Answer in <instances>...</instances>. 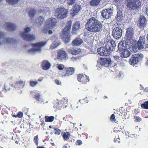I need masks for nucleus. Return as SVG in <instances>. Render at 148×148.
<instances>
[{
  "label": "nucleus",
  "instance_id": "nucleus-32",
  "mask_svg": "<svg viewBox=\"0 0 148 148\" xmlns=\"http://www.w3.org/2000/svg\"><path fill=\"white\" fill-rule=\"evenodd\" d=\"M100 0H92L91 1L90 5L92 6H96L99 3Z\"/></svg>",
  "mask_w": 148,
  "mask_h": 148
},
{
  "label": "nucleus",
  "instance_id": "nucleus-25",
  "mask_svg": "<svg viewBox=\"0 0 148 148\" xmlns=\"http://www.w3.org/2000/svg\"><path fill=\"white\" fill-rule=\"evenodd\" d=\"M51 66L50 63L47 61L44 60L42 63V67L43 69L47 70L49 69Z\"/></svg>",
  "mask_w": 148,
  "mask_h": 148
},
{
  "label": "nucleus",
  "instance_id": "nucleus-37",
  "mask_svg": "<svg viewBox=\"0 0 148 148\" xmlns=\"http://www.w3.org/2000/svg\"><path fill=\"white\" fill-rule=\"evenodd\" d=\"M141 107L142 108L145 109H148V101H146L143 103L141 105Z\"/></svg>",
  "mask_w": 148,
  "mask_h": 148
},
{
  "label": "nucleus",
  "instance_id": "nucleus-58",
  "mask_svg": "<svg viewBox=\"0 0 148 148\" xmlns=\"http://www.w3.org/2000/svg\"><path fill=\"white\" fill-rule=\"evenodd\" d=\"M145 91L146 92H148V87H147L145 89Z\"/></svg>",
  "mask_w": 148,
  "mask_h": 148
},
{
  "label": "nucleus",
  "instance_id": "nucleus-30",
  "mask_svg": "<svg viewBox=\"0 0 148 148\" xmlns=\"http://www.w3.org/2000/svg\"><path fill=\"white\" fill-rule=\"evenodd\" d=\"M60 45V42L58 40H56L53 42L51 44L50 48L51 49H53L56 48Z\"/></svg>",
  "mask_w": 148,
  "mask_h": 148
},
{
  "label": "nucleus",
  "instance_id": "nucleus-20",
  "mask_svg": "<svg viewBox=\"0 0 148 148\" xmlns=\"http://www.w3.org/2000/svg\"><path fill=\"white\" fill-rule=\"evenodd\" d=\"M67 58V55L64 51L61 50L58 51V59L63 60H66Z\"/></svg>",
  "mask_w": 148,
  "mask_h": 148
},
{
  "label": "nucleus",
  "instance_id": "nucleus-13",
  "mask_svg": "<svg viewBox=\"0 0 148 148\" xmlns=\"http://www.w3.org/2000/svg\"><path fill=\"white\" fill-rule=\"evenodd\" d=\"M99 62H100L101 65L105 66L108 67L111 65V59L109 57L101 58Z\"/></svg>",
  "mask_w": 148,
  "mask_h": 148
},
{
  "label": "nucleus",
  "instance_id": "nucleus-24",
  "mask_svg": "<svg viewBox=\"0 0 148 148\" xmlns=\"http://www.w3.org/2000/svg\"><path fill=\"white\" fill-rule=\"evenodd\" d=\"M69 52L73 55H77L81 52L80 49L75 48H70L68 50Z\"/></svg>",
  "mask_w": 148,
  "mask_h": 148
},
{
  "label": "nucleus",
  "instance_id": "nucleus-48",
  "mask_svg": "<svg viewBox=\"0 0 148 148\" xmlns=\"http://www.w3.org/2000/svg\"><path fill=\"white\" fill-rule=\"evenodd\" d=\"M38 136H35L34 137V142L36 143V144L37 145L38 144Z\"/></svg>",
  "mask_w": 148,
  "mask_h": 148
},
{
  "label": "nucleus",
  "instance_id": "nucleus-64",
  "mask_svg": "<svg viewBox=\"0 0 148 148\" xmlns=\"http://www.w3.org/2000/svg\"><path fill=\"white\" fill-rule=\"evenodd\" d=\"M146 65L148 66V58L147 59V60L146 62Z\"/></svg>",
  "mask_w": 148,
  "mask_h": 148
},
{
  "label": "nucleus",
  "instance_id": "nucleus-14",
  "mask_svg": "<svg viewBox=\"0 0 148 148\" xmlns=\"http://www.w3.org/2000/svg\"><path fill=\"white\" fill-rule=\"evenodd\" d=\"M81 26L79 21H76L74 23L72 27V33L75 34L78 33L81 28Z\"/></svg>",
  "mask_w": 148,
  "mask_h": 148
},
{
  "label": "nucleus",
  "instance_id": "nucleus-1",
  "mask_svg": "<svg viewBox=\"0 0 148 148\" xmlns=\"http://www.w3.org/2000/svg\"><path fill=\"white\" fill-rule=\"evenodd\" d=\"M86 29L91 32H95L102 30L103 25L95 17L89 18L86 24Z\"/></svg>",
  "mask_w": 148,
  "mask_h": 148
},
{
  "label": "nucleus",
  "instance_id": "nucleus-3",
  "mask_svg": "<svg viewBox=\"0 0 148 148\" xmlns=\"http://www.w3.org/2000/svg\"><path fill=\"white\" fill-rule=\"evenodd\" d=\"M47 44V42L42 41L32 43V45L33 47L28 50V53L31 55L41 53L42 50V47Z\"/></svg>",
  "mask_w": 148,
  "mask_h": 148
},
{
  "label": "nucleus",
  "instance_id": "nucleus-56",
  "mask_svg": "<svg viewBox=\"0 0 148 148\" xmlns=\"http://www.w3.org/2000/svg\"><path fill=\"white\" fill-rule=\"evenodd\" d=\"M55 81L56 84H57L59 85L61 84V82L57 79L55 80Z\"/></svg>",
  "mask_w": 148,
  "mask_h": 148
},
{
  "label": "nucleus",
  "instance_id": "nucleus-55",
  "mask_svg": "<svg viewBox=\"0 0 148 148\" xmlns=\"http://www.w3.org/2000/svg\"><path fill=\"white\" fill-rule=\"evenodd\" d=\"M56 131L55 132V134L57 135H60L61 133V130H56Z\"/></svg>",
  "mask_w": 148,
  "mask_h": 148
},
{
  "label": "nucleus",
  "instance_id": "nucleus-40",
  "mask_svg": "<svg viewBox=\"0 0 148 148\" xmlns=\"http://www.w3.org/2000/svg\"><path fill=\"white\" fill-rule=\"evenodd\" d=\"M143 10L145 14L148 15V4L144 5Z\"/></svg>",
  "mask_w": 148,
  "mask_h": 148
},
{
  "label": "nucleus",
  "instance_id": "nucleus-61",
  "mask_svg": "<svg viewBox=\"0 0 148 148\" xmlns=\"http://www.w3.org/2000/svg\"><path fill=\"white\" fill-rule=\"evenodd\" d=\"M71 60L73 61H74L76 60V59L74 57H72L71 58Z\"/></svg>",
  "mask_w": 148,
  "mask_h": 148
},
{
  "label": "nucleus",
  "instance_id": "nucleus-31",
  "mask_svg": "<svg viewBox=\"0 0 148 148\" xmlns=\"http://www.w3.org/2000/svg\"><path fill=\"white\" fill-rule=\"evenodd\" d=\"M66 100L65 99L61 100L58 103H57L56 105V108L59 109H60L62 107L64 104V102H66Z\"/></svg>",
  "mask_w": 148,
  "mask_h": 148
},
{
  "label": "nucleus",
  "instance_id": "nucleus-53",
  "mask_svg": "<svg viewBox=\"0 0 148 148\" xmlns=\"http://www.w3.org/2000/svg\"><path fill=\"white\" fill-rule=\"evenodd\" d=\"M141 118L139 116H137L135 118V121L137 122H140L141 121Z\"/></svg>",
  "mask_w": 148,
  "mask_h": 148
},
{
  "label": "nucleus",
  "instance_id": "nucleus-51",
  "mask_svg": "<svg viewBox=\"0 0 148 148\" xmlns=\"http://www.w3.org/2000/svg\"><path fill=\"white\" fill-rule=\"evenodd\" d=\"M38 102L41 104H45V102L44 101V99L41 98L39 100H38Z\"/></svg>",
  "mask_w": 148,
  "mask_h": 148
},
{
  "label": "nucleus",
  "instance_id": "nucleus-21",
  "mask_svg": "<svg viewBox=\"0 0 148 148\" xmlns=\"http://www.w3.org/2000/svg\"><path fill=\"white\" fill-rule=\"evenodd\" d=\"M71 26V23L70 22H68L65 27L64 28L62 32L64 35L67 36L69 34L70 32V30Z\"/></svg>",
  "mask_w": 148,
  "mask_h": 148
},
{
  "label": "nucleus",
  "instance_id": "nucleus-35",
  "mask_svg": "<svg viewBox=\"0 0 148 148\" xmlns=\"http://www.w3.org/2000/svg\"><path fill=\"white\" fill-rule=\"evenodd\" d=\"M49 28H47L46 26H45L44 30L43 32L45 33H48L49 34H51L53 32L51 30H49Z\"/></svg>",
  "mask_w": 148,
  "mask_h": 148
},
{
  "label": "nucleus",
  "instance_id": "nucleus-63",
  "mask_svg": "<svg viewBox=\"0 0 148 148\" xmlns=\"http://www.w3.org/2000/svg\"><path fill=\"white\" fill-rule=\"evenodd\" d=\"M51 143V144L53 146H54L55 145V144L53 143Z\"/></svg>",
  "mask_w": 148,
  "mask_h": 148
},
{
  "label": "nucleus",
  "instance_id": "nucleus-19",
  "mask_svg": "<svg viewBox=\"0 0 148 148\" xmlns=\"http://www.w3.org/2000/svg\"><path fill=\"white\" fill-rule=\"evenodd\" d=\"M84 77L82 74H79L77 75V78L79 82H82L84 84H85L87 82L89 81V77L85 75V79H84Z\"/></svg>",
  "mask_w": 148,
  "mask_h": 148
},
{
  "label": "nucleus",
  "instance_id": "nucleus-60",
  "mask_svg": "<svg viewBox=\"0 0 148 148\" xmlns=\"http://www.w3.org/2000/svg\"><path fill=\"white\" fill-rule=\"evenodd\" d=\"M0 96L1 97H3V94L1 92H0Z\"/></svg>",
  "mask_w": 148,
  "mask_h": 148
},
{
  "label": "nucleus",
  "instance_id": "nucleus-44",
  "mask_svg": "<svg viewBox=\"0 0 148 148\" xmlns=\"http://www.w3.org/2000/svg\"><path fill=\"white\" fill-rule=\"evenodd\" d=\"M58 68L59 70H62L64 69V66L62 64H58Z\"/></svg>",
  "mask_w": 148,
  "mask_h": 148
},
{
  "label": "nucleus",
  "instance_id": "nucleus-2",
  "mask_svg": "<svg viewBox=\"0 0 148 148\" xmlns=\"http://www.w3.org/2000/svg\"><path fill=\"white\" fill-rule=\"evenodd\" d=\"M115 46L114 41H108L106 43L105 47L97 49L98 53L101 56H108L110 54V51L113 50Z\"/></svg>",
  "mask_w": 148,
  "mask_h": 148
},
{
  "label": "nucleus",
  "instance_id": "nucleus-4",
  "mask_svg": "<svg viewBox=\"0 0 148 148\" xmlns=\"http://www.w3.org/2000/svg\"><path fill=\"white\" fill-rule=\"evenodd\" d=\"M134 35V31L133 28L130 27L127 29L125 37L127 45L131 46L135 44L136 40L133 38Z\"/></svg>",
  "mask_w": 148,
  "mask_h": 148
},
{
  "label": "nucleus",
  "instance_id": "nucleus-57",
  "mask_svg": "<svg viewBox=\"0 0 148 148\" xmlns=\"http://www.w3.org/2000/svg\"><path fill=\"white\" fill-rule=\"evenodd\" d=\"M68 145L69 144L68 143L65 144L62 147V148H67V147Z\"/></svg>",
  "mask_w": 148,
  "mask_h": 148
},
{
  "label": "nucleus",
  "instance_id": "nucleus-46",
  "mask_svg": "<svg viewBox=\"0 0 148 148\" xmlns=\"http://www.w3.org/2000/svg\"><path fill=\"white\" fill-rule=\"evenodd\" d=\"M110 120L112 122H115L116 121V119H115V115L114 114H112L110 118Z\"/></svg>",
  "mask_w": 148,
  "mask_h": 148
},
{
  "label": "nucleus",
  "instance_id": "nucleus-8",
  "mask_svg": "<svg viewBox=\"0 0 148 148\" xmlns=\"http://www.w3.org/2000/svg\"><path fill=\"white\" fill-rule=\"evenodd\" d=\"M68 11L67 9L63 8H60L56 10V14H57L58 18L61 19L66 17Z\"/></svg>",
  "mask_w": 148,
  "mask_h": 148
},
{
  "label": "nucleus",
  "instance_id": "nucleus-18",
  "mask_svg": "<svg viewBox=\"0 0 148 148\" xmlns=\"http://www.w3.org/2000/svg\"><path fill=\"white\" fill-rule=\"evenodd\" d=\"M22 38L26 40L30 41L35 39V37L34 35L30 34H25L24 33L21 34Z\"/></svg>",
  "mask_w": 148,
  "mask_h": 148
},
{
  "label": "nucleus",
  "instance_id": "nucleus-42",
  "mask_svg": "<svg viewBox=\"0 0 148 148\" xmlns=\"http://www.w3.org/2000/svg\"><path fill=\"white\" fill-rule=\"evenodd\" d=\"M64 35L66 36V37H64V41L66 43H68L71 40L70 38V37L68 35L67 36Z\"/></svg>",
  "mask_w": 148,
  "mask_h": 148
},
{
  "label": "nucleus",
  "instance_id": "nucleus-12",
  "mask_svg": "<svg viewBox=\"0 0 148 148\" xmlns=\"http://www.w3.org/2000/svg\"><path fill=\"white\" fill-rule=\"evenodd\" d=\"M138 25L140 27L143 28L147 26V22L146 18L143 16L141 15L138 21Z\"/></svg>",
  "mask_w": 148,
  "mask_h": 148
},
{
  "label": "nucleus",
  "instance_id": "nucleus-38",
  "mask_svg": "<svg viewBox=\"0 0 148 148\" xmlns=\"http://www.w3.org/2000/svg\"><path fill=\"white\" fill-rule=\"evenodd\" d=\"M31 30V28L30 27H26L24 29V32H21L20 34L21 36V34L23 33H24L25 34H28V33Z\"/></svg>",
  "mask_w": 148,
  "mask_h": 148
},
{
  "label": "nucleus",
  "instance_id": "nucleus-34",
  "mask_svg": "<svg viewBox=\"0 0 148 148\" xmlns=\"http://www.w3.org/2000/svg\"><path fill=\"white\" fill-rule=\"evenodd\" d=\"M147 37H145V36L140 37L138 40H140V42L141 43H143V44H147V42L146 41V38Z\"/></svg>",
  "mask_w": 148,
  "mask_h": 148
},
{
  "label": "nucleus",
  "instance_id": "nucleus-50",
  "mask_svg": "<svg viewBox=\"0 0 148 148\" xmlns=\"http://www.w3.org/2000/svg\"><path fill=\"white\" fill-rule=\"evenodd\" d=\"M4 88L2 90V91L4 92V93H5L7 91V90H10V88H9V89H8L7 88V86H6L5 85V84L4 85Z\"/></svg>",
  "mask_w": 148,
  "mask_h": 148
},
{
  "label": "nucleus",
  "instance_id": "nucleus-6",
  "mask_svg": "<svg viewBox=\"0 0 148 148\" xmlns=\"http://www.w3.org/2000/svg\"><path fill=\"white\" fill-rule=\"evenodd\" d=\"M5 33L0 31V45L5 44L14 45L17 42L15 39L12 38H8L3 39Z\"/></svg>",
  "mask_w": 148,
  "mask_h": 148
},
{
  "label": "nucleus",
  "instance_id": "nucleus-26",
  "mask_svg": "<svg viewBox=\"0 0 148 148\" xmlns=\"http://www.w3.org/2000/svg\"><path fill=\"white\" fill-rule=\"evenodd\" d=\"M136 40L135 42V44L133 45H134L136 49L138 48L139 50H140L143 49L144 48L143 44V43H141L140 42V40H138L137 43H136Z\"/></svg>",
  "mask_w": 148,
  "mask_h": 148
},
{
  "label": "nucleus",
  "instance_id": "nucleus-22",
  "mask_svg": "<svg viewBox=\"0 0 148 148\" xmlns=\"http://www.w3.org/2000/svg\"><path fill=\"white\" fill-rule=\"evenodd\" d=\"M15 83L14 85L15 88H23L25 86V81L22 80H16L14 82Z\"/></svg>",
  "mask_w": 148,
  "mask_h": 148
},
{
  "label": "nucleus",
  "instance_id": "nucleus-33",
  "mask_svg": "<svg viewBox=\"0 0 148 148\" xmlns=\"http://www.w3.org/2000/svg\"><path fill=\"white\" fill-rule=\"evenodd\" d=\"M45 121L48 122H51L53 121L54 119V117L53 116H45Z\"/></svg>",
  "mask_w": 148,
  "mask_h": 148
},
{
  "label": "nucleus",
  "instance_id": "nucleus-16",
  "mask_svg": "<svg viewBox=\"0 0 148 148\" xmlns=\"http://www.w3.org/2000/svg\"><path fill=\"white\" fill-rule=\"evenodd\" d=\"M4 26L9 31H12L15 30L16 28L15 24L12 23L6 22L4 24Z\"/></svg>",
  "mask_w": 148,
  "mask_h": 148
},
{
  "label": "nucleus",
  "instance_id": "nucleus-10",
  "mask_svg": "<svg viewBox=\"0 0 148 148\" xmlns=\"http://www.w3.org/2000/svg\"><path fill=\"white\" fill-rule=\"evenodd\" d=\"M122 33L121 29L119 27H116L113 30L112 35L113 37L117 39L121 37Z\"/></svg>",
  "mask_w": 148,
  "mask_h": 148
},
{
  "label": "nucleus",
  "instance_id": "nucleus-23",
  "mask_svg": "<svg viewBox=\"0 0 148 148\" xmlns=\"http://www.w3.org/2000/svg\"><path fill=\"white\" fill-rule=\"evenodd\" d=\"M66 73L64 75H63V77H66L72 75L74 72V68L73 67H70L66 69Z\"/></svg>",
  "mask_w": 148,
  "mask_h": 148
},
{
  "label": "nucleus",
  "instance_id": "nucleus-29",
  "mask_svg": "<svg viewBox=\"0 0 148 148\" xmlns=\"http://www.w3.org/2000/svg\"><path fill=\"white\" fill-rule=\"evenodd\" d=\"M44 20V18L41 16H39L36 20L37 26H40Z\"/></svg>",
  "mask_w": 148,
  "mask_h": 148
},
{
  "label": "nucleus",
  "instance_id": "nucleus-59",
  "mask_svg": "<svg viewBox=\"0 0 148 148\" xmlns=\"http://www.w3.org/2000/svg\"><path fill=\"white\" fill-rule=\"evenodd\" d=\"M114 58H116V59L119 58V56H114Z\"/></svg>",
  "mask_w": 148,
  "mask_h": 148
},
{
  "label": "nucleus",
  "instance_id": "nucleus-28",
  "mask_svg": "<svg viewBox=\"0 0 148 148\" xmlns=\"http://www.w3.org/2000/svg\"><path fill=\"white\" fill-rule=\"evenodd\" d=\"M83 41L80 38H77L73 41V44L75 46H79L82 42Z\"/></svg>",
  "mask_w": 148,
  "mask_h": 148
},
{
  "label": "nucleus",
  "instance_id": "nucleus-47",
  "mask_svg": "<svg viewBox=\"0 0 148 148\" xmlns=\"http://www.w3.org/2000/svg\"><path fill=\"white\" fill-rule=\"evenodd\" d=\"M35 97L36 99L37 100H39V99H40L41 98L40 97V95L39 93H37L35 95Z\"/></svg>",
  "mask_w": 148,
  "mask_h": 148
},
{
  "label": "nucleus",
  "instance_id": "nucleus-11",
  "mask_svg": "<svg viewBox=\"0 0 148 148\" xmlns=\"http://www.w3.org/2000/svg\"><path fill=\"white\" fill-rule=\"evenodd\" d=\"M112 11L111 8L103 10L101 13V15L104 18L108 19L112 15Z\"/></svg>",
  "mask_w": 148,
  "mask_h": 148
},
{
  "label": "nucleus",
  "instance_id": "nucleus-41",
  "mask_svg": "<svg viewBox=\"0 0 148 148\" xmlns=\"http://www.w3.org/2000/svg\"><path fill=\"white\" fill-rule=\"evenodd\" d=\"M117 16V19H119V20H120V19L119 18H121L123 17L121 11V10H119L118 11Z\"/></svg>",
  "mask_w": 148,
  "mask_h": 148
},
{
  "label": "nucleus",
  "instance_id": "nucleus-49",
  "mask_svg": "<svg viewBox=\"0 0 148 148\" xmlns=\"http://www.w3.org/2000/svg\"><path fill=\"white\" fill-rule=\"evenodd\" d=\"M82 143V142L81 140H78L76 142V144L77 145H81Z\"/></svg>",
  "mask_w": 148,
  "mask_h": 148
},
{
  "label": "nucleus",
  "instance_id": "nucleus-27",
  "mask_svg": "<svg viewBox=\"0 0 148 148\" xmlns=\"http://www.w3.org/2000/svg\"><path fill=\"white\" fill-rule=\"evenodd\" d=\"M62 135L64 140L66 141H67L69 139L71 136L70 133L67 132L62 133Z\"/></svg>",
  "mask_w": 148,
  "mask_h": 148
},
{
  "label": "nucleus",
  "instance_id": "nucleus-7",
  "mask_svg": "<svg viewBox=\"0 0 148 148\" xmlns=\"http://www.w3.org/2000/svg\"><path fill=\"white\" fill-rule=\"evenodd\" d=\"M125 48V47L120 43L118 45V50L120 52V56L122 58H127L131 54V52Z\"/></svg>",
  "mask_w": 148,
  "mask_h": 148
},
{
  "label": "nucleus",
  "instance_id": "nucleus-39",
  "mask_svg": "<svg viewBox=\"0 0 148 148\" xmlns=\"http://www.w3.org/2000/svg\"><path fill=\"white\" fill-rule=\"evenodd\" d=\"M6 1L10 4L13 5L17 3L20 0H6Z\"/></svg>",
  "mask_w": 148,
  "mask_h": 148
},
{
  "label": "nucleus",
  "instance_id": "nucleus-36",
  "mask_svg": "<svg viewBox=\"0 0 148 148\" xmlns=\"http://www.w3.org/2000/svg\"><path fill=\"white\" fill-rule=\"evenodd\" d=\"M36 11L33 8H31L29 10V16L30 17H33L35 15Z\"/></svg>",
  "mask_w": 148,
  "mask_h": 148
},
{
  "label": "nucleus",
  "instance_id": "nucleus-17",
  "mask_svg": "<svg viewBox=\"0 0 148 148\" xmlns=\"http://www.w3.org/2000/svg\"><path fill=\"white\" fill-rule=\"evenodd\" d=\"M57 20L55 18H50L46 21V25L50 27H55L57 25Z\"/></svg>",
  "mask_w": 148,
  "mask_h": 148
},
{
  "label": "nucleus",
  "instance_id": "nucleus-9",
  "mask_svg": "<svg viewBox=\"0 0 148 148\" xmlns=\"http://www.w3.org/2000/svg\"><path fill=\"white\" fill-rule=\"evenodd\" d=\"M143 55L142 54H136L132 56L129 59V62L131 65H134L136 64L143 58Z\"/></svg>",
  "mask_w": 148,
  "mask_h": 148
},
{
  "label": "nucleus",
  "instance_id": "nucleus-54",
  "mask_svg": "<svg viewBox=\"0 0 148 148\" xmlns=\"http://www.w3.org/2000/svg\"><path fill=\"white\" fill-rule=\"evenodd\" d=\"M128 130H126V131H125V134L126 136H130L131 134H131L130 132H129V131H127Z\"/></svg>",
  "mask_w": 148,
  "mask_h": 148
},
{
  "label": "nucleus",
  "instance_id": "nucleus-52",
  "mask_svg": "<svg viewBox=\"0 0 148 148\" xmlns=\"http://www.w3.org/2000/svg\"><path fill=\"white\" fill-rule=\"evenodd\" d=\"M23 116V113L22 112H19L17 114V116L19 118H21Z\"/></svg>",
  "mask_w": 148,
  "mask_h": 148
},
{
  "label": "nucleus",
  "instance_id": "nucleus-62",
  "mask_svg": "<svg viewBox=\"0 0 148 148\" xmlns=\"http://www.w3.org/2000/svg\"><path fill=\"white\" fill-rule=\"evenodd\" d=\"M36 148H45L42 146H41V147L38 146V147Z\"/></svg>",
  "mask_w": 148,
  "mask_h": 148
},
{
  "label": "nucleus",
  "instance_id": "nucleus-15",
  "mask_svg": "<svg viewBox=\"0 0 148 148\" xmlns=\"http://www.w3.org/2000/svg\"><path fill=\"white\" fill-rule=\"evenodd\" d=\"M81 5L78 4H76L73 6L71 10V14L73 16H74L81 10Z\"/></svg>",
  "mask_w": 148,
  "mask_h": 148
},
{
  "label": "nucleus",
  "instance_id": "nucleus-5",
  "mask_svg": "<svg viewBox=\"0 0 148 148\" xmlns=\"http://www.w3.org/2000/svg\"><path fill=\"white\" fill-rule=\"evenodd\" d=\"M127 7L130 10L138 9L141 7V3L139 0H125Z\"/></svg>",
  "mask_w": 148,
  "mask_h": 148
},
{
  "label": "nucleus",
  "instance_id": "nucleus-43",
  "mask_svg": "<svg viewBox=\"0 0 148 148\" xmlns=\"http://www.w3.org/2000/svg\"><path fill=\"white\" fill-rule=\"evenodd\" d=\"M38 84V82L36 81H31L30 82V86L32 87H34L36 84Z\"/></svg>",
  "mask_w": 148,
  "mask_h": 148
},
{
  "label": "nucleus",
  "instance_id": "nucleus-45",
  "mask_svg": "<svg viewBox=\"0 0 148 148\" xmlns=\"http://www.w3.org/2000/svg\"><path fill=\"white\" fill-rule=\"evenodd\" d=\"M75 0H68L67 3L69 5H72L75 2Z\"/></svg>",
  "mask_w": 148,
  "mask_h": 148
}]
</instances>
